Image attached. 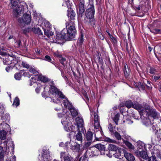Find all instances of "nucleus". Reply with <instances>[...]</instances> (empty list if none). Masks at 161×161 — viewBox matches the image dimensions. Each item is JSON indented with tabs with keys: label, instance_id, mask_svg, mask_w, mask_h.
I'll list each match as a JSON object with an SVG mask.
<instances>
[{
	"label": "nucleus",
	"instance_id": "nucleus-1",
	"mask_svg": "<svg viewBox=\"0 0 161 161\" xmlns=\"http://www.w3.org/2000/svg\"><path fill=\"white\" fill-rule=\"evenodd\" d=\"M74 24V22L71 21H69L66 23V27L69 26V27L68 29H64L62 30V34L65 40H72L75 38L77 31Z\"/></svg>",
	"mask_w": 161,
	"mask_h": 161
},
{
	"label": "nucleus",
	"instance_id": "nucleus-2",
	"mask_svg": "<svg viewBox=\"0 0 161 161\" xmlns=\"http://www.w3.org/2000/svg\"><path fill=\"white\" fill-rule=\"evenodd\" d=\"M125 106L128 108H130L132 107L136 110H141L139 112V114L141 116L143 115L144 114H147V111L145 109L143 108V106L141 104H139L137 102H134L133 103L132 101L130 100H129L126 101L125 103Z\"/></svg>",
	"mask_w": 161,
	"mask_h": 161
},
{
	"label": "nucleus",
	"instance_id": "nucleus-3",
	"mask_svg": "<svg viewBox=\"0 0 161 161\" xmlns=\"http://www.w3.org/2000/svg\"><path fill=\"white\" fill-rule=\"evenodd\" d=\"M50 83V87L48 91L49 95L51 97H53V96L57 95L59 98H64L65 96L63 95L61 91L56 87L53 82L51 81Z\"/></svg>",
	"mask_w": 161,
	"mask_h": 161
},
{
	"label": "nucleus",
	"instance_id": "nucleus-4",
	"mask_svg": "<svg viewBox=\"0 0 161 161\" xmlns=\"http://www.w3.org/2000/svg\"><path fill=\"white\" fill-rule=\"evenodd\" d=\"M78 8L79 11L77 12L78 19H80L82 17L85 10V1L84 0H80Z\"/></svg>",
	"mask_w": 161,
	"mask_h": 161
},
{
	"label": "nucleus",
	"instance_id": "nucleus-5",
	"mask_svg": "<svg viewBox=\"0 0 161 161\" xmlns=\"http://www.w3.org/2000/svg\"><path fill=\"white\" fill-rule=\"evenodd\" d=\"M86 11V15L88 19L93 18L95 13L94 6L93 4H90Z\"/></svg>",
	"mask_w": 161,
	"mask_h": 161
},
{
	"label": "nucleus",
	"instance_id": "nucleus-6",
	"mask_svg": "<svg viewBox=\"0 0 161 161\" xmlns=\"http://www.w3.org/2000/svg\"><path fill=\"white\" fill-rule=\"evenodd\" d=\"M3 62L4 64L9 65L11 64H15L17 62L15 58L11 56H7L3 58Z\"/></svg>",
	"mask_w": 161,
	"mask_h": 161
},
{
	"label": "nucleus",
	"instance_id": "nucleus-7",
	"mask_svg": "<svg viewBox=\"0 0 161 161\" xmlns=\"http://www.w3.org/2000/svg\"><path fill=\"white\" fill-rule=\"evenodd\" d=\"M60 158L62 161H75L70 155H67L66 153L64 152H61Z\"/></svg>",
	"mask_w": 161,
	"mask_h": 161
},
{
	"label": "nucleus",
	"instance_id": "nucleus-8",
	"mask_svg": "<svg viewBox=\"0 0 161 161\" xmlns=\"http://www.w3.org/2000/svg\"><path fill=\"white\" fill-rule=\"evenodd\" d=\"M24 8L23 6L21 5L17 6L16 8H14L13 13L16 17H18L21 12H23Z\"/></svg>",
	"mask_w": 161,
	"mask_h": 161
},
{
	"label": "nucleus",
	"instance_id": "nucleus-9",
	"mask_svg": "<svg viewBox=\"0 0 161 161\" xmlns=\"http://www.w3.org/2000/svg\"><path fill=\"white\" fill-rule=\"evenodd\" d=\"M136 155L139 158H141L145 159H147L148 156L147 153L144 151H136L135 152Z\"/></svg>",
	"mask_w": 161,
	"mask_h": 161
},
{
	"label": "nucleus",
	"instance_id": "nucleus-10",
	"mask_svg": "<svg viewBox=\"0 0 161 161\" xmlns=\"http://www.w3.org/2000/svg\"><path fill=\"white\" fill-rule=\"evenodd\" d=\"M76 125L78 130L79 129L80 127H82L84 124L83 119L81 117L79 116L77 117L75 119Z\"/></svg>",
	"mask_w": 161,
	"mask_h": 161
},
{
	"label": "nucleus",
	"instance_id": "nucleus-11",
	"mask_svg": "<svg viewBox=\"0 0 161 161\" xmlns=\"http://www.w3.org/2000/svg\"><path fill=\"white\" fill-rule=\"evenodd\" d=\"M42 158L43 161H48V159L50 158V153L48 150H43L42 151Z\"/></svg>",
	"mask_w": 161,
	"mask_h": 161
},
{
	"label": "nucleus",
	"instance_id": "nucleus-12",
	"mask_svg": "<svg viewBox=\"0 0 161 161\" xmlns=\"http://www.w3.org/2000/svg\"><path fill=\"white\" fill-rule=\"evenodd\" d=\"M54 41L58 43H60L61 42L60 41H62L64 39H65L64 36L62 35V31L61 32V34H57L54 38Z\"/></svg>",
	"mask_w": 161,
	"mask_h": 161
},
{
	"label": "nucleus",
	"instance_id": "nucleus-13",
	"mask_svg": "<svg viewBox=\"0 0 161 161\" xmlns=\"http://www.w3.org/2000/svg\"><path fill=\"white\" fill-rule=\"evenodd\" d=\"M32 31L35 34H37L40 38L43 37V33L39 28H32Z\"/></svg>",
	"mask_w": 161,
	"mask_h": 161
},
{
	"label": "nucleus",
	"instance_id": "nucleus-14",
	"mask_svg": "<svg viewBox=\"0 0 161 161\" xmlns=\"http://www.w3.org/2000/svg\"><path fill=\"white\" fill-rule=\"evenodd\" d=\"M125 46L126 47V50L127 51L128 54L129 56H131V54L133 53L134 52V49L131 46L130 44H129V45L128 43L127 42L126 43Z\"/></svg>",
	"mask_w": 161,
	"mask_h": 161
},
{
	"label": "nucleus",
	"instance_id": "nucleus-15",
	"mask_svg": "<svg viewBox=\"0 0 161 161\" xmlns=\"http://www.w3.org/2000/svg\"><path fill=\"white\" fill-rule=\"evenodd\" d=\"M64 99V100H63V104L64 107L68 109L69 110H70L73 107L72 104L68 100L66 99V98H65V97Z\"/></svg>",
	"mask_w": 161,
	"mask_h": 161
},
{
	"label": "nucleus",
	"instance_id": "nucleus-16",
	"mask_svg": "<svg viewBox=\"0 0 161 161\" xmlns=\"http://www.w3.org/2000/svg\"><path fill=\"white\" fill-rule=\"evenodd\" d=\"M67 12V16L69 19L71 20L75 19L76 14L74 11L73 10L68 9Z\"/></svg>",
	"mask_w": 161,
	"mask_h": 161
},
{
	"label": "nucleus",
	"instance_id": "nucleus-17",
	"mask_svg": "<svg viewBox=\"0 0 161 161\" xmlns=\"http://www.w3.org/2000/svg\"><path fill=\"white\" fill-rule=\"evenodd\" d=\"M124 156L128 161H133L135 159L134 156L130 153H125L124 154Z\"/></svg>",
	"mask_w": 161,
	"mask_h": 161
},
{
	"label": "nucleus",
	"instance_id": "nucleus-18",
	"mask_svg": "<svg viewBox=\"0 0 161 161\" xmlns=\"http://www.w3.org/2000/svg\"><path fill=\"white\" fill-rule=\"evenodd\" d=\"M94 147L98 149V150L100 152L101 154L102 155L103 154L101 153V151H105V146L101 144H97L95 145L94 146Z\"/></svg>",
	"mask_w": 161,
	"mask_h": 161
},
{
	"label": "nucleus",
	"instance_id": "nucleus-19",
	"mask_svg": "<svg viewBox=\"0 0 161 161\" xmlns=\"http://www.w3.org/2000/svg\"><path fill=\"white\" fill-rule=\"evenodd\" d=\"M94 146L93 147L92 150H91L89 157H91L93 156H97L99 155V152L96 148H94Z\"/></svg>",
	"mask_w": 161,
	"mask_h": 161
},
{
	"label": "nucleus",
	"instance_id": "nucleus-20",
	"mask_svg": "<svg viewBox=\"0 0 161 161\" xmlns=\"http://www.w3.org/2000/svg\"><path fill=\"white\" fill-rule=\"evenodd\" d=\"M69 110L71 113V115L73 118L75 117L78 114L77 110L74 107L72 108Z\"/></svg>",
	"mask_w": 161,
	"mask_h": 161
},
{
	"label": "nucleus",
	"instance_id": "nucleus-21",
	"mask_svg": "<svg viewBox=\"0 0 161 161\" xmlns=\"http://www.w3.org/2000/svg\"><path fill=\"white\" fill-rule=\"evenodd\" d=\"M83 35L82 32H80V36L77 41V45L80 46H81L84 41Z\"/></svg>",
	"mask_w": 161,
	"mask_h": 161
},
{
	"label": "nucleus",
	"instance_id": "nucleus-22",
	"mask_svg": "<svg viewBox=\"0 0 161 161\" xmlns=\"http://www.w3.org/2000/svg\"><path fill=\"white\" fill-rule=\"evenodd\" d=\"M78 132L75 136L76 139L77 141H80V143L81 144L82 143V134L80 130H78Z\"/></svg>",
	"mask_w": 161,
	"mask_h": 161
},
{
	"label": "nucleus",
	"instance_id": "nucleus-23",
	"mask_svg": "<svg viewBox=\"0 0 161 161\" xmlns=\"http://www.w3.org/2000/svg\"><path fill=\"white\" fill-rule=\"evenodd\" d=\"M93 133L91 131H89L87 132L86 137L87 141H92V140L93 138Z\"/></svg>",
	"mask_w": 161,
	"mask_h": 161
},
{
	"label": "nucleus",
	"instance_id": "nucleus-24",
	"mask_svg": "<svg viewBox=\"0 0 161 161\" xmlns=\"http://www.w3.org/2000/svg\"><path fill=\"white\" fill-rule=\"evenodd\" d=\"M29 71L35 75H37L38 74V72L34 66H30L29 68Z\"/></svg>",
	"mask_w": 161,
	"mask_h": 161
},
{
	"label": "nucleus",
	"instance_id": "nucleus-25",
	"mask_svg": "<svg viewBox=\"0 0 161 161\" xmlns=\"http://www.w3.org/2000/svg\"><path fill=\"white\" fill-rule=\"evenodd\" d=\"M123 70L125 77L126 78H128L130 73V71L128 69V66L125 65L124 67Z\"/></svg>",
	"mask_w": 161,
	"mask_h": 161
},
{
	"label": "nucleus",
	"instance_id": "nucleus-26",
	"mask_svg": "<svg viewBox=\"0 0 161 161\" xmlns=\"http://www.w3.org/2000/svg\"><path fill=\"white\" fill-rule=\"evenodd\" d=\"M119 114L117 113L112 118V119L116 125H118V121L119 120Z\"/></svg>",
	"mask_w": 161,
	"mask_h": 161
},
{
	"label": "nucleus",
	"instance_id": "nucleus-27",
	"mask_svg": "<svg viewBox=\"0 0 161 161\" xmlns=\"http://www.w3.org/2000/svg\"><path fill=\"white\" fill-rule=\"evenodd\" d=\"M23 71H20L19 72L16 73L14 75V78L17 80H21L22 77L21 74L22 72Z\"/></svg>",
	"mask_w": 161,
	"mask_h": 161
},
{
	"label": "nucleus",
	"instance_id": "nucleus-28",
	"mask_svg": "<svg viewBox=\"0 0 161 161\" xmlns=\"http://www.w3.org/2000/svg\"><path fill=\"white\" fill-rule=\"evenodd\" d=\"M150 115L154 119L158 118V113L155 109L151 110Z\"/></svg>",
	"mask_w": 161,
	"mask_h": 161
},
{
	"label": "nucleus",
	"instance_id": "nucleus-29",
	"mask_svg": "<svg viewBox=\"0 0 161 161\" xmlns=\"http://www.w3.org/2000/svg\"><path fill=\"white\" fill-rule=\"evenodd\" d=\"M44 35L48 37L52 36L53 34V33L50 30L44 29Z\"/></svg>",
	"mask_w": 161,
	"mask_h": 161
},
{
	"label": "nucleus",
	"instance_id": "nucleus-30",
	"mask_svg": "<svg viewBox=\"0 0 161 161\" xmlns=\"http://www.w3.org/2000/svg\"><path fill=\"white\" fill-rule=\"evenodd\" d=\"M7 134V132L4 130L0 131V138L2 140H5L6 138Z\"/></svg>",
	"mask_w": 161,
	"mask_h": 161
},
{
	"label": "nucleus",
	"instance_id": "nucleus-31",
	"mask_svg": "<svg viewBox=\"0 0 161 161\" xmlns=\"http://www.w3.org/2000/svg\"><path fill=\"white\" fill-rule=\"evenodd\" d=\"M31 21H19V25L21 27H23L26 25L30 23Z\"/></svg>",
	"mask_w": 161,
	"mask_h": 161
},
{
	"label": "nucleus",
	"instance_id": "nucleus-32",
	"mask_svg": "<svg viewBox=\"0 0 161 161\" xmlns=\"http://www.w3.org/2000/svg\"><path fill=\"white\" fill-rule=\"evenodd\" d=\"M31 14L25 13L23 15L22 20H31Z\"/></svg>",
	"mask_w": 161,
	"mask_h": 161
},
{
	"label": "nucleus",
	"instance_id": "nucleus-33",
	"mask_svg": "<svg viewBox=\"0 0 161 161\" xmlns=\"http://www.w3.org/2000/svg\"><path fill=\"white\" fill-rule=\"evenodd\" d=\"M108 149L110 151H116L118 148L115 145L110 144L109 145Z\"/></svg>",
	"mask_w": 161,
	"mask_h": 161
},
{
	"label": "nucleus",
	"instance_id": "nucleus-34",
	"mask_svg": "<svg viewBox=\"0 0 161 161\" xmlns=\"http://www.w3.org/2000/svg\"><path fill=\"white\" fill-rule=\"evenodd\" d=\"M38 79L44 82H46L48 81V79L47 78L42 75H39L38 76Z\"/></svg>",
	"mask_w": 161,
	"mask_h": 161
},
{
	"label": "nucleus",
	"instance_id": "nucleus-35",
	"mask_svg": "<svg viewBox=\"0 0 161 161\" xmlns=\"http://www.w3.org/2000/svg\"><path fill=\"white\" fill-rule=\"evenodd\" d=\"M125 144L130 149H134V146L132 145L130 142L128 141H125L124 142Z\"/></svg>",
	"mask_w": 161,
	"mask_h": 161
},
{
	"label": "nucleus",
	"instance_id": "nucleus-36",
	"mask_svg": "<svg viewBox=\"0 0 161 161\" xmlns=\"http://www.w3.org/2000/svg\"><path fill=\"white\" fill-rule=\"evenodd\" d=\"M113 135L116 138V139L118 140H121L122 139V138L121 137V136L119 133L117 131L114 132L113 133Z\"/></svg>",
	"mask_w": 161,
	"mask_h": 161
},
{
	"label": "nucleus",
	"instance_id": "nucleus-37",
	"mask_svg": "<svg viewBox=\"0 0 161 161\" xmlns=\"http://www.w3.org/2000/svg\"><path fill=\"white\" fill-rule=\"evenodd\" d=\"M19 104V98L16 97L14 99L13 103V105H15L16 107H17Z\"/></svg>",
	"mask_w": 161,
	"mask_h": 161
},
{
	"label": "nucleus",
	"instance_id": "nucleus-38",
	"mask_svg": "<svg viewBox=\"0 0 161 161\" xmlns=\"http://www.w3.org/2000/svg\"><path fill=\"white\" fill-rule=\"evenodd\" d=\"M80 144L79 143H77L76 142V143L74 145V146L73 147H74L73 149H74L75 151L78 152L80 150Z\"/></svg>",
	"mask_w": 161,
	"mask_h": 161
},
{
	"label": "nucleus",
	"instance_id": "nucleus-39",
	"mask_svg": "<svg viewBox=\"0 0 161 161\" xmlns=\"http://www.w3.org/2000/svg\"><path fill=\"white\" fill-rule=\"evenodd\" d=\"M103 141L105 142L109 143H115L116 142V141L115 140L111 139L108 137H105Z\"/></svg>",
	"mask_w": 161,
	"mask_h": 161
},
{
	"label": "nucleus",
	"instance_id": "nucleus-40",
	"mask_svg": "<svg viewBox=\"0 0 161 161\" xmlns=\"http://www.w3.org/2000/svg\"><path fill=\"white\" fill-rule=\"evenodd\" d=\"M31 31H32V28H27L23 29L21 31L23 34H26L27 33H29Z\"/></svg>",
	"mask_w": 161,
	"mask_h": 161
},
{
	"label": "nucleus",
	"instance_id": "nucleus-41",
	"mask_svg": "<svg viewBox=\"0 0 161 161\" xmlns=\"http://www.w3.org/2000/svg\"><path fill=\"white\" fill-rule=\"evenodd\" d=\"M88 142H86L84 144L83 148L84 150L87 149L91 145L92 143V142L88 141Z\"/></svg>",
	"mask_w": 161,
	"mask_h": 161
},
{
	"label": "nucleus",
	"instance_id": "nucleus-42",
	"mask_svg": "<svg viewBox=\"0 0 161 161\" xmlns=\"http://www.w3.org/2000/svg\"><path fill=\"white\" fill-rule=\"evenodd\" d=\"M4 155H3V147L1 146H0V159L1 161L3 159Z\"/></svg>",
	"mask_w": 161,
	"mask_h": 161
},
{
	"label": "nucleus",
	"instance_id": "nucleus-43",
	"mask_svg": "<svg viewBox=\"0 0 161 161\" xmlns=\"http://www.w3.org/2000/svg\"><path fill=\"white\" fill-rule=\"evenodd\" d=\"M21 65L24 68L26 69H29L30 66L28 64L24 61H22Z\"/></svg>",
	"mask_w": 161,
	"mask_h": 161
},
{
	"label": "nucleus",
	"instance_id": "nucleus-44",
	"mask_svg": "<svg viewBox=\"0 0 161 161\" xmlns=\"http://www.w3.org/2000/svg\"><path fill=\"white\" fill-rule=\"evenodd\" d=\"M73 128H74V127L73 126L70 128L69 127L65 126L64 127V129L67 132H71L73 131Z\"/></svg>",
	"mask_w": 161,
	"mask_h": 161
},
{
	"label": "nucleus",
	"instance_id": "nucleus-45",
	"mask_svg": "<svg viewBox=\"0 0 161 161\" xmlns=\"http://www.w3.org/2000/svg\"><path fill=\"white\" fill-rule=\"evenodd\" d=\"M94 127L96 129L98 128L99 127H101L99 121H94Z\"/></svg>",
	"mask_w": 161,
	"mask_h": 161
},
{
	"label": "nucleus",
	"instance_id": "nucleus-46",
	"mask_svg": "<svg viewBox=\"0 0 161 161\" xmlns=\"http://www.w3.org/2000/svg\"><path fill=\"white\" fill-rule=\"evenodd\" d=\"M108 128L111 134L112 135L113 134V133L114 132V131L113 130V128L111 124H109Z\"/></svg>",
	"mask_w": 161,
	"mask_h": 161
},
{
	"label": "nucleus",
	"instance_id": "nucleus-47",
	"mask_svg": "<svg viewBox=\"0 0 161 161\" xmlns=\"http://www.w3.org/2000/svg\"><path fill=\"white\" fill-rule=\"evenodd\" d=\"M157 157L159 158H161V151L157 150L156 153Z\"/></svg>",
	"mask_w": 161,
	"mask_h": 161
},
{
	"label": "nucleus",
	"instance_id": "nucleus-48",
	"mask_svg": "<svg viewBox=\"0 0 161 161\" xmlns=\"http://www.w3.org/2000/svg\"><path fill=\"white\" fill-rule=\"evenodd\" d=\"M45 24V26L48 28L49 29L51 28V25L50 23L48 21H46V22L44 23Z\"/></svg>",
	"mask_w": 161,
	"mask_h": 161
},
{
	"label": "nucleus",
	"instance_id": "nucleus-49",
	"mask_svg": "<svg viewBox=\"0 0 161 161\" xmlns=\"http://www.w3.org/2000/svg\"><path fill=\"white\" fill-rule=\"evenodd\" d=\"M148 158V161H157L156 157L154 156H152Z\"/></svg>",
	"mask_w": 161,
	"mask_h": 161
},
{
	"label": "nucleus",
	"instance_id": "nucleus-50",
	"mask_svg": "<svg viewBox=\"0 0 161 161\" xmlns=\"http://www.w3.org/2000/svg\"><path fill=\"white\" fill-rule=\"evenodd\" d=\"M138 87L139 88H141L142 90L145 89V86L141 82H139L138 83Z\"/></svg>",
	"mask_w": 161,
	"mask_h": 161
},
{
	"label": "nucleus",
	"instance_id": "nucleus-51",
	"mask_svg": "<svg viewBox=\"0 0 161 161\" xmlns=\"http://www.w3.org/2000/svg\"><path fill=\"white\" fill-rule=\"evenodd\" d=\"M66 59L63 57H61V59H59V61L60 63L63 65H64V62H65Z\"/></svg>",
	"mask_w": 161,
	"mask_h": 161
},
{
	"label": "nucleus",
	"instance_id": "nucleus-52",
	"mask_svg": "<svg viewBox=\"0 0 161 161\" xmlns=\"http://www.w3.org/2000/svg\"><path fill=\"white\" fill-rule=\"evenodd\" d=\"M36 82V80L34 77L32 78L30 80V85L31 86L33 85V83Z\"/></svg>",
	"mask_w": 161,
	"mask_h": 161
},
{
	"label": "nucleus",
	"instance_id": "nucleus-53",
	"mask_svg": "<svg viewBox=\"0 0 161 161\" xmlns=\"http://www.w3.org/2000/svg\"><path fill=\"white\" fill-rule=\"evenodd\" d=\"M42 95L43 97L45 98L49 96V95H48L46 91L45 90L42 93Z\"/></svg>",
	"mask_w": 161,
	"mask_h": 161
},
{
	"label": "nucleus",
	"instance_id": "nucleus-54",
	"mask_svg": "<svg viewBox=\"0 0 161 161\" xmlns=\"http://www.w3.org/2000/svg\"><path fill=\"white\" fill-rule=\"evenodd\" d=\"M45 60H47L48 62H51V58L48 55H46L45 57ZM51 63L52 62H51Z\"/></svg>",
	"mask_w": 161,
	"mask_h": 161
},
{
	"label": "nucleus",
	"instance_id": "nucleus-55",
	"mask_svg": "<svg viewBox=\"0 0 161 161\" xmlns=\"http://www.w3.org/2000/svg\"><path fill=\"white\" fill-rule=\"evenodd\" d=\"M20 71H23L22 72V73H23V75L24 76H28V75H29L28 72H25L24 70H21Z\"/></svg>",
	"mask_w": 161,
	"mask_h": 161
},
{
	"label": "nucleus",
	"instance_id": "nucleus-56",
	"mask_svg": "<svg viewBox=\"0 0 161 161\" xmlns=\"http://www.w3.org/2000/svg\"><path fill=\"white\" fill-rule=\"evenodd\" d=\"M94 121H99V117L97 115H94Z\"/></svg>",
	"mask_w": 161,
	"mask_h": 161
},
{
	"label": "nucleus",
	"instance_id": "nucleus-57",
	"mask_svg": "<svg viewBox=\"0 0 161 161\" xmlns=\"http://www.w3.org/2000/svg\"><path fill=\"white\" fill-rule=\"evenodd\" d=\"M113 156L115 158H119V157L121 156V155L120 154V153H115V154H113Z\"/></svg>",
	"mask_w": 161,
	"mask_h": 161
},
{
	"label": "nucleus",
	"instance_id": "nucleus-58",
	"mask_svg": "<svg viewBox=\"0 0 161 161\" xmlns=\"http://www.w3.org/2000/svg\"><path fill=\"white\" fill-rule=\"evenodd\" d=\"M156 71V70L155 69L153 68H151L150 70V73L151 74H153L154 72Z\"/></svg>",
	"mask_w": 161,
	"mask_h": 161
},
{
	"label": "nucleus",
	"instance_id": "nucleus-59",
	"mask_svg": "<svg viewBox=\"0 0 161 161\" xmlns=\"http://www.w3.org/2000/svg\"><path fill=\"white\" fill-rule=\"evenodd\" d=\"M160 78V76H154V79L155 80V81L158 80Z\"/></svg>",
	"mask_w": 161,
	"mask_h": 161
},
{
	"label": "nucleus",
	"instance_id": "nucleus-60",
	"mask_svg": "<svg viewBox=\"0 0 161 161\" xmlns=\"http://www.w3.org/2000/svg\"><path fill=\"white\" fill-rule=\"evenodd\" d=\"M70 144V143L68 142H66L65 144V147H66V148H68V145H69Z\"/></svg>",
	"mask_w": 161,
	"mask_h": 161
},
{
	"label": "nucleus",
	"instance_id": "nucleus-61",
	"mask_svg": "<svg viewBox=\"0 0 161 161\" xmlns=\"http://www.w3.org/2000/svg\"><path fill=\"white\" fill-rule=\"evenodd\" d=\"M155 32L157 33H158L160 32V30L159 29H154Z\"/></svg>",
	"mask_w": 161,
	"mask_h": 161
},
{
	"label": "nucleus",
	"instance_id": "nucleus-62",
	"mask_svg": "<svg viewBox=\"0 0 161 161\" xmlns=\"http://www.w3.org/2000/svg\"><path fill=\"white\" fill-rule=\"evenodd\" d=\"M0 54H1L3 56H5L6 55H7V53H6L4 52H0Z\"/></svg>",
	"mask_w": 161,
	"mask_h": 161
},
{
	"label": "nucleus",
	"instance_id": "nucleus-63",
	"mask_svg": "<svg viewBox=\"0 0 161 161\" xmlns=\"http://www.w3.org/2000/svg\"><path fill=\"white\" fill-rule=\"evenodd\" d=\"M134 0H129L128 1L129 3L131 5L133 4V2Z\"/></svg>",
	"mask_w": 161,
	"mask_h": 161
},
{
	"label": "nucleus",
	"instance_id": "nucleus-64",
	"mask_svg": "<svg viewBox=\"0 0 161 161\" xmlns=\"http://www.w3.org/2000/svg\"><path fill=\"white\" fill-rule=\"evenodd\" d=\"M35 90L36 92L37 93H38L39 92H40V89L39 88H36V89H35Z\"/></svg>",
	"mask_w": 161,
	"mask_h": 161
}]
</instances>
